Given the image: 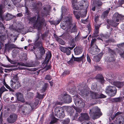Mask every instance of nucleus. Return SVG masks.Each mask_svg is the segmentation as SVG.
I'll return each mask as SVG.
<instances>
[{
  "instance_id": "nucleus-26",
  "label": "nucleus",
  "mask_w": 124,
  "mask_h": 124,
  "mask_svg": "<svg viewBox=\"0 0 124 124\" xmlns=\"http://www.w3.org/2000/svg\"><path fill=\"white\" fill-rule=\"evenodd\" d=\"M115 21H113L110 20H107V23L110 25L114 27H116L118 25L119 23L115 22Z\"/></svg>"
},
{
  "instance_id": "nucleus-56",
  "label": "nucleus",
  "mask_w": 124,
  "mask_h": 124,
  "mask_svg": "<svg viewBox=\"0 0 124 124\" xmlns=\"http://www.w3.org/2000/svg\"><path fill=\"white\" fill-rule=\"evenodd\" d=\"M70 122V119L69 118H67L65 119L63 122L64 124H67Z\"/></svg>"
},
{
  "instance_id": "nucleus-27",
  "label": "nucleus",
  "mask_w": 124,
  "mask_h": 124,
  "mask_svg": "<svg viewBox=\"0 0 124 124\" xmlns=\"http://www.w3.org/2000/svg\"><path fill=\"white\" fill-rule=\"evenodd\" d=\"M80 4L78 5V3H73L72 4V7L74 10H79L82 9V8H81L79 6Z\"/></svg>"
},
{
  "instance_id": "nucleus-8",
  "label": "nucleus",
  "mask_w": 124,
  "mask_h": 124,
  "mask_svg": "<svg viewBox=\"0 0 124 124\" xmlns=\"http://www.w3.org/2000/svg\"><path fill=\"white\" fill-rule=\"evenodd\" d=\"M63 109L61 108L57 107L55 109V114L57 117L62 118L64 117V114Z\"/></svg>"
},
{
  "instance_id": "nucleus-21",
  "label": "nucleus",
  "mask_w": 124,
  "mask_h": 124,
  "mask_svg": "<svg viewBox=\"0 0 124 124\" xmlns=\"http://www.w3.org/2000/svg\"><path fill=\"white\" fill-rule=\"evenodd\" d=\"M81 116L79 118V119L80 121L84 120H87L89 119V117L86 113H81Z\"/></svg>"
},
{
  "instance_id": "nucleus-31",
  "label": "nucleus",
  "mask_w": 124,
  "mask_h": 124,
  "mask_svg": "<svg viewBox=\"0 0 124 124\" xmlns=\"http://www.w3.org/2000/svg\"><path fill=\"white\" fill-rule=\"evenodd\" d=\"M84 53L83 54L82 56L79 57H75L74 56H73V58L74 60V61L77 62H80L82 61L84 57Z\"/></svg>"
},
{
  "instance_id": "nucleus-28",
  "label": "nucleus",
  "mask_w": 124,
  "mask_h": 124,
  "mask_svg": "<svg viewBox=\"0 0 124 124\" xmlns=\"http://www.w3.org/2000/svg\"><path fill=\"white\" fill-rule=\"evenodd\" d=\"M13 18V16L9 13H7L4 17V18L6 21L9 20Z\"/></svg>"
},
{
  "instance_id": "nucleus-16",
  "label": "nucleus",
  "mask_w": 124,
  "mask_h": 124,
  "mask_svg": "<svg viewBox=\"0 0 124 124\" xmlns=\"http://www.w3.org/2000/svg\"><path fill=\"white\" fill-rule=\"evenodd\" d=\"M98 18L96 17L95 19V23L94 27H95V31L94 32V36L96 37L97 36V35H95V34H97L99 33V29L100 26V25L97 24V21L98 20Z\"/></svg>"
},
{
  "instance_id": "nucleus-62",
  "label": "nucleus",
  "mask_w": 124,
  "mask_h": 124,
  "mask_svg": "<svg viewBox=\"0 0 124 124\" xmlns=\"http://www.w3.org/2000/svg\"><path fill=\"white\" fill-rule=\"evenodd\" d=\"M96 3L99 6H101L102 4V3L100 1H98L96 2Z\"/></svg>"
},
{
  "instance_id": "nucleus-1",
  "label": "nucleus",
  "mask_w": 124,
  "mask_h": 124,
  "mask_svg": "<svg viewBox=\"0 0 124 124\" xmlns=\"http://www.w3.org/2000/svg\"><path fill=\"white\" fill-rule=\"evenodd\" d=\"M39 33L37 34L34 39V47L37 48V50L38 51H39V52L38 53L36 51L37 54H35L36 57H38V59L41 58L45 53V50L42 47V44L40 40L41 39L39 38Z\"/></svg>"
},
{
  "instance_id": "nucleus-60",
  "label": "nucleus",
  "mask_w": 124,
  "mask_h": 124,
  "mask_svg": "<svg viewBox=\"0 0 124 124\" xmlns=\"http://www.w3.org/2000/svg\"><path fill=\"white\" fill-rule=\"evenodd\" d=\"M86 57L87 60L90 63L91 62V60L90 58V56L88 54H87Z\"/></svg>"
},
{
  "instance_id": "nucleus-45",
  "label": "nucleus",
  "mask_w": 124,
  "mask_h": 124,
  "mask_svg": "<svg viewBox=\"0 0 124 124\" xmlns=\"http://www.w3.org/2000/svg\"><path fill=\"white\" fill-rule=\"evenodd\" d=\"M4 6L3 5H0V16H1L3 11L2 10V9L4 8Z\"/></svg>"
},
{
  "instance_id": "nucleus-55",
  "label": "nucleus",
  "mask_w": 124,
  "mask_h": 124,
  "mask_svg": "<svg viewBox=\"0 0 124 124\" xmlns=\"http://www.w3.org/2000/svg\"><path fill=\"white\" fill-rule=\"evenodd\" d=\"M96 6V5L95 4L94 2H93L92 4V10L93 11H94L95 10Z\"/></svg>"
},
{
  "instance_id": "nucleus-17",
  "label": "nucleus",
  "mask_w": 124,
  "mask_h": 124,
  "mask_svg": "<svg viewBox=\"0 0 124 124\" xmlns=\"http://www.w3.org/2000/svg\"><path fill=\"white\" fill-rule=\"evenodd\" d=\"M64 101L66 103H69L72 101V98L71 97L67 94L66 95H64L63 97V100H61Z\"/></svg>"
},
{
  "instance_id": "nucleus-10",
  "label": "nucleus",
  "mask_w": 124,
  "mask_h": 124,
  "mask_svg": "<svg viewBox=\"0 0 124 124\" xmlns=\"http://www.w3.org/2000/svg\"><path fill=\"white\" fill-rule=\"evenodd\" d=\"M124 18V16H122L121 14H119L118 13H116L113 16L112 19L114 21L118 22L119 20L121 19Z\"/></svg>"
},
{
  "instance_id": "nucleus-47",
  "label": "nucleus",
  "mask_w": 124,
  "mask_h": 124,
  "mask_svg": "<svg viewBox=\"0 0 124 124\" xmlns=\"http://www.w3.org/2000/svg\"><path fill=\"white\" fill-rule=\"evenodd\" d=\"M4 41H0V49H5V47H4Z\"/></svg>"
},
{
  "instance_id": "nucleus-13",
  "label": "nucleus",
  "mask_w": 124,
  "mask_h": 124,
  "mask_svg": "<svg viewBox=\"0 0 124 124\" xmlns=\"http://www.w3.org/2000/svg\"><path fill=\"white\" fill-rule=\"evenodd\" d=\"M73 13L76 18L77 19H79L80 17H82L85 16L86 15V12L85 11H84L83 12V14L81 15L80 12H78L74 11Z\"/></svg>"
},
{
  "instance_id": "nucleus-20",
  "label": "nucleus",
  "mask_w": 124,
  "mask_h": 124,
  "mask_svg": "<svg viewBox=\"0 0 124 124\" xmlns=\"http://www.w3.org/2000/svg\"><path fill=\"white\" fill-rule=\"evenodd\" d=\"M16 46L13 44H5V48L4 50H8L11 49L12 48H16Z\"/></svg>"
},
{
  "instance_id": "nucleus-34",
  "label": "nucleus",
  "mask_w": 124,
  "mask_h": 124,
  "mask_svg": "<svg viewBox=\"0 0 124 124\" xmlns=\"http://www.w3.org/2000/svg\"><path fill=\"white\" fill-rule=\"evenodd\" d=\"M8 91V90L7 89L3 86H2L0 88V96H1L3 92Z\"/></svg>"
},
{
  "instance_id": "nucleus-43",
  "label": "nucleus",
  "mask_w": 124,
  "mask_h": 124,
  "mask_svg": "<svg viewBox=\"0 0 124 124\" xmlns=\"http://www.w3.org/2000/svg\"><path fill=\"white\" fill-rule=\"evenodd\" d=\"M57 41L59 42L60 44L62 45H63L65 44V42L64 41L60 38L57 40Z\"/></svg>"
},
{
  "instance_id": "nucleus-5",
  "label": "nucleus",
  "mask_w": 124,
  "mask_h": 124,
  "mask_svg": "<svg viewBox=\"0 0 124 124\" xmlns=\"http://www.w3.org/2000/svg\"><path fill=\"white\" fill-rule=\"evenodd\" d=\"M105 92L109 96L113 97L116 95L117 92V89L114 86L109 85L106 87Z\"/></svg>"
},
{
  "instance_id": "nucleus-30",
  "label": "nucleus",
  "mask_w": 124,
  "mask_h": 124,
  "mask_svg": "<svg viewBox=\"0 0 124 124\" xmlns=\"http://www.w3.org/2000/svg\"><path fill=\"white\" fill-rule=\"evenodd\" d=\"M96 79H98L101 83H102L104 82L103 78L102 75L100 74H98L95 77Z\"/></svg>"
},
{
  "instance_id": "nucleus-53",
  "label": "nucleus",
  "mask_w": 124,
  "mask_h": 124,
  "mask_svg": "<svg viewBox=\"0 0 124 124\" xmlns=\"http://www.w3.org/2000/svg\"><path fill=\"white\" fill-rule=\"evenodd\" d=\"M45 78L46 80H50L52 78L50 75H47L46 76Z\"/></svg>"
},
{
  "instance_id": "nucleus-19",
  "label": "nucleus",
  "mask_w": 124,
  "mask_h": 124,
  "mask_svg": "<svg viewBox=\"0 0 124 124\" xmlns=\"http://www.w3.org/2000/svg\"><path fill=\"white\" fill-rule=\"evenodd\" d=\"M8 37L7 33H6L4 34L2 32V30H0V41H4L8 38Z\"/></svg>"
},
{
  "instance_id": "nucleus-44",
  "label": "nucleus",
  "mask_w": 124,
  "mask_h": 124,
  "mask_svg": "<svg viewBox=\"0 0 124 124\" xmlns=\"http://www.w3.org/2000/svg\"><path fill=\"white\" fill-rule=\"evenodd\" d=\"M47 85L48 84H47L45 83V84L42 89V92H44L46 90Z\"/></svg>"
},
{
  "instance_id": "nucleus-29",
  "label": "nucleus",
  "mask_w": 124,
  "mask_h": 124,
  "mask_svg": "<svg viewBox=\"0 0 124 124\" xmlns=\"http://www.w3.org/2000/svg\"><path fill=\"white\" fill-rule=\"evenodd\" d=\"M90 95L93 99H96L99 98V95L98 94L92 92H90Z\"/></svg>"
},
{
  "instance_id": "nucleus-4",
  "label": "nucleus",
  "mask_w": 124,
  "mask_h": 124,
  "mask_svg": "<svg viewBox=\"0 0 124 124\" xmlns=\"http://www.w3.org/2000/svg\"><path fill=\"white\" fill-rule=\"evenodd\" d=\"M107 80L111 84L116 86L117 87L120 88L122 87L124 85L123 82L119 81H114L115 77L113 78L111 74H107Z\"/></svg>"
},
{
  "instance_id": "nucleus-36",
  "label": "nucleus",
  "mask_w": 124,
  "mask_h": 124,
  "mask_svg": "<svg viewBox=\"0 0 124 124\" xmlns=\"http://www.w3.org/2000/svg\"><path fill=\"white\" fill-rule=\"evenodd\" d=\"M62 15L63 16L65 14H67V10L64 6H62Z\"/></svg>"
},
{
  "instance_id": "nucleus-40",
  "label": "nucleus",
  "mask_w": 124,
  "mask_h": 124,
  "mask_svg": "<svg viewBox=\"0 0 124 124\" xmlns=\"http://www.w3.org/2000/svg\"><path fill=\"white\" fill-rule=\"evenodd\" d=\"M96 40V39H92L91 42V47L94 46L96 45L95 42Z\"/></svg>"
},
{
  "instance_id": "nucleus-50",
  "label": "nucleus",
  "mask_w": 124,
  "mask_h": 124,
  "mask_svg": "<svg viewBox=\"0 0 124 124\" xmlns=\"http://www.w3.org/2000/svg\"><path fill=\"white\" fill-rule=\"evenodd\" d=\"M44 95L39 94L37 93V96L36 98L39 99H42L43 98Z\"/></svg>"
},
{
  "instance_id": "nucleus-64",
  "label": "nucleus",
  "mask_w": 124,
  "mask_h": 124,
  "mask_svg": "<svg viewBox=\"0 0 124 124\" xmlns=\"http://www.w3.org/2000/svg\"><path fill=\"white\" fill-rule=\"evenodd\" d=\"M61 28L63 29L64 30L66 29V26L63 24L62 23H61L60 24Z\"/></svg>"
},
{
  "instance_id": "nucleus-52",
  "label": "nucleus",
  "mask_w": 124,
  "mask_h": 124,
  "mask_svg": "<svg viewBox=\"0 0 124 124\" xmlns=\"http://www.w3.org/2000/svg\"><path fill=\"white\" fill-rule=\"evenodd\" d=\"M11 100V102L13 103H15L16 102V99L15 97H11L10 98Z\"/></svg>"
},
{
  "instance_id": "nucleus-39",
  "label": "nucleus",
  "mask_w": 124,
  "mask_h": 124,
  "mask_svg": "<svg viewBox=\"0 0 124 124\" xmlns=\"http://www.w3.org/2000/svg\"><path fill=\"white\" fill-rule=\"evenodd\" d=\"M70 46L71 47H68V48L70 49V50L72 49H73L75 47V44L74 42H72L70 43Z\"/></svg>"
},
{
  "instance_id": "nucleus-33",
  "label": "nucleus",
  "mask_w": 124,
  "mask_h": 124,
  "mask_svg": "<svg viewBox=\"0 0 124 124\" xmlns=\"http://www.w3.org/2000/svg\"><path fill=\"white\" fill-rule=\"evenodd\" d=\"M81 93V94L82 95H85V96H87L89 94V92L87 91L86 90H81L80 91Z\"/></svg>"
},
{
  "instance_id": "nucleus-32",
  "label": "nucleus",
  "mask_w": 124,
  "mask_h": 124,
  "mask_svg": "<svg viewBox=\"0 0 124 124\" xmlns=\"http://www.w3.org/2000/svg\"><path fill=\"white\" fill-rule=\"evenodd\" d=\"M121 113L120 112H118L117 113H116L115 115H113L111 116V118L112 119H114L115 118V117L117 116H118V117H117L116 118V119L118 120V119H119V117H120L121 118L122 117V116H119V115H120L121 114Z\"/></svg>"
},
{
  "instance_id": "nucleus-6",
  "label": "nucleus",
  "mask_w": 124,
  "mask_h": 124,
  "mask_svg": "<svg viewBox=\"0 0 124 124\" xmlns=\"http://www.w3.org/2000/svg\"><path fill=\"white\" fill-rule=\"evenodd\" d=\"M100 110L98 107H95L90 110V114L94 119L98 118L100 115Z\"/></svg>"
},
{
  "instance_id": "nucleus-37",
  "label": "nucleus",
  "mask_w": 124,
  "mask_h": 124,
  "mask_svg": "<svg viewBox=\"0 0 124 124\" xmlns=\"http://www.w3.org/2000/svg\"><path fill=\"white\" fill-rule=\"evenodd\" d=\"M122 98L121 97H118L115 98H113L112 99V101L113 102H120L122 100Z\"/></svg>"
},
{
  "instance_id": "nucleus-46",
  "label": "nucleus",
  "mask_w": 124,
  "mask_h": 124,
  "mask_svg": "<svg viewBox=\"0 0 124 124\" xmlns=\"http://www.w3.org/2000/svg\"><path fill=\"white\" fill-rule=\"evenodd\" d=\"M73 107L76 110L77 112L80 113L82 111L81 109L77 108L74 106H73Z\"/></svg>"
},
{
  "instance_id": "nucleus-14",
  "label": "nucleus",
  "mask_w": 124,
  "mask_h": 124,
  "mask_svg": "<svg viewBox=\"0 0 124 124\" xmlns=\"http://www.w3.org/2000/svg\"><path fill=\"white\" fill-rule=\"evenodd\" d=\"M50 6L49 5H47L43 8L44 11L41 12V16H47L48 15L49 12Z\"/></svg>"
},
{
  "instance_id": "nucleus-23",
  "label": "nucleus",
  "mask_w": 124,
  "mask_h": 124,
  "mask_svg": "<svg viewBox=\"0 0 124 124\" xmlns=\"http://www.w3.org/2000/svg\"><path fill=\"white\" fill-rule=\"evenodd\" d=\"M79 6L81 8L83 7L85 8H87L88 6V3L87 1L82 0L79 2Z\"/></svg>"
},
{
  "instance_id": "nucleus-24",
  "label": "nucleus",
  "mask_w": 124,
  "mask_h": 124,
  "mask_svg": "<svg viewBox=\"0 0 124 124\" xmlns=\"http://www.w3.org/2000/svg\"><path fill=\"white\" fill-rule=\"evenodd\" d=\"M18 64L21 66H23L28 67H34V65L32 64L28 63H27L19 62Z\"/></svg>"
},
{
  "instance_id": "nucleus-22",
  "label": "nucleus",
  "mask_w": 124,
  "mask_h": 124,
  "mask_svg": "<svg viewBox=\"0 0 124 124\" xmlns=\"http://www.w3.org/2000/svg\"><path fill=\"white\" fill-rule=\"evenodd\" d=\"M59 48L61 51L66 53L67 55H69L70 54L71 52L68 48H65L62 46H60Z\"/></svg>"
},
{
  "instance_id": "nucleus-42",
  "label": "nucleus",
  "mask_w": 124,
  "mask_h": 124,
  "mask_svg": "<svg viewBox=\"0 0 124 124\" xmlns=\"http://www.w3.org/2000/svg\"><path fill=\"white\" fill-rule=\"evenodd\" d=\"M28 97L30 98H32L34 95V94L33 93L31 92L29 93H28Z\"/></svg>"
},
{
  "instance_id": "nucleus-54",
  "label": "nucleus",
  "mask_w": 124,
  "mask_h": 124,
  "mask_svg": "<svg viewBox=\"0 0 124 124\" xmlns=\"http://www.w3.org/2000/svg\"><path fill=\"white\" fill-rule=\"evenodd\" d=\"M51 66L50 65H47L45 66L43 70L45 71H46L50 69Z\"/></svg>"
},
{
  "instance_id": "nucleus-63",
  "label": "nucleus",
  "mask_w": 124,
  "mask_h": 124,
  "mask_svg": "<svg viewBox=\"0 0 124 124\" xmlns=\"http://www.w3.org/2000/svg\"><path fill=\"white\" fill-rule=\"evenodd\" d=\"M61 21V20L60 19H59L57 20H56L55 21H54V23L55 24H57V25L58 24L60 23Z\"/></svg>"
},
{
  "instance_id": "nucleus-3",
  "label": "nucleus",
  "mask_w": 124,
  "mask_h": 124,
  "mask_svg": "<svg viewBox=\"0 0 124 124\" xmlns=\"http://www.w3.org/2000/svg\"><path fill=\"white\" fill-rule=\"evenodd\" d=\"M65 24L66 26H68L67 27L66 31L67 32L71 33L76 32L77 31L76 27L74 26L71 29L70 27L72 25V17L71 16L66 17L65 18Z\"/></svg>"
},
{
  "instance_id": "nucleus-59",
  "label": "nucleus",
  "mask_w": 124,
  "mask_h": 124,
  "mask_svg": "<svg viewBox=\"0 0 124 124\" xmlns=\"http://www.w3.org/2000/svg\"><path fill=\"white\" fill-rule=\"evenodd\" d=\"M74 62V60L72 58H71L70 60L69 61L68 63L70 65H71Z\"/></svg>"
},
{
  "instance_id": "nucleus-11",
  "label": "nucleus",
  "mask_w": 124,
  "mask_h": 124,
  "mask_svg": "<svg viewBox=\"0 0 124 124\" xmlns=\"http://www.w3.org/2000/svg\"><path fill=\"white\" fill-rule=\"evenodd\" d=\"M100 49H99L96 45H95L94 46L91 47L90 50V53L93 55L97 54L100 52Z\"/></svg>"
},
{
  "instance_id": "nucleus-51",
  "label": "nucleus",
  "mask_w": 124,
  "mask_h": 124,
  "mask_svg": "<svg viewBox=\"0 0 124 124\" xmlns=\"http://www.w3.org/2000/svg\"><path fill=\"white\" fill-rule=\"evenodd\" d=\"M100 36L102 38H108L109 37V36L108 35H105L103 34H100Z\"/></svg>"
},
{
  "instance_id": "nucleus-41",
  "label": "nucleus",
  "mask_w": 124,
  "mask_h": 124,
  "mask_svg": "<svg viewBox=\"0 0 124 124\" xmlns=\"http://www.w3.org/2000/svg\"><path fill=\"white\" fill-rule=\"evenodd\" d=\"M58 119L55 117H53L51 120V121L50 123V124H53L57 121Z\"/></svg>"
},
{
  "instance_id": "nucleus-61",
  "label": "nucleus",
  "mask_w": 124,
  "mask_h": 124,
  "mask_svg": "<svg viewBox=\"0 0 124 124\" xmlns=\"http://www.w3.org/2000/svg\"><path fill=\"white\" fill-rule=\"evenodd\" d=\"M19 79V78L18 77L17 75H16L14 76L13 77V79L15 80L16 81Z\"/></svg>"
},
{
  "instance_id": "nucleus-38",
  "label": "nucleus",
  "mask_w": 124,
  "mask_h": 124,
  "mask_svg": "<svg viewBox=\"0 0 124 124\" xmlns=\"http://www.w3.org/2000/svg\"><path fill=\"white\" fill-rule=\"evenodd\" d=\"M51 53L49 52L48 54H46V56L45 58L46 59L49 61L51 57Z\"/></svg>"
},
{
  "instance_id": "nucleus-7",
  "label": "nucleus",
  "mask_w": 124,
  "mask_h": 124,
  "mask_svg": "<svg viewBox=\"0 0 124 124\" xmlns=\"http://www.w3.org/2000/svg\"><path fill=\"white\" fill-rule=\"evenodd\" d=\"M74 102L77 106L80 108L84 107L85 105V102L78 96H75Z\"/></svg>"
},
{
  "instance_id": "nucleus-57",
  "label": "nucleus",
  "mask_w": 124,
  "mask_h": 124,
  "mask_svg": "<svg viewBox=\"0 0 124 124\" xmlns=\"http://www.w3.org/2000/svg\"><path fill=\"white\" fill-rule=\"evenodd\" d=\"M115 60L114 56V55H111V57L109 58V60L110 61H114Z\"/></svg>"
},
{
  "instance_id": "nucleus-58",
  "label": "nucleus",
  "mask_w": 124,
  "mask_h": 124,
  "mask_svg": "<svg viewBox=\"0 0 124 124\" xmlns=\"http://www.w3.org/2000/svg\"><path fill=\"white\" fill-rule=\"evenodd\" d=\"M39 101L37 99L36 100L35 102H34V106H32V107H34L35 106H36L39 103Z\"/></svg>"
},
{
  "instance_id": "nucleus-25",
  "label": "nucleus",
  "mask_w": 124,
  "mask_h": 124,
  "mask_svg": "<svg viewBox=\"0 0 124 124\" xmlns=\"http://www.w3.org/2000/svg\"><path fill=\"white\" fill-rule=\"evenodd\" d=\"M75 53L76 55H79L81 54L82 51L81 47H76L74 49Z\"/></svg>"
},
{
  "instance_id": "nucleus-49",
  "label": "nucleus",
  "mask_w": 124,
  "mask_h": 124,
  "mask_svg": "<svg viewBox=\"0 0 124 124\" xmlns=\"http://www.w3.org/2000/svg\"><path fill=\"white\" fill-rule=\"evenodd\" d=\"M94 59L96 62H99L100 60V58L97 55L94 56Z\"/></svg>"
},
{
  "instance_id": "nucleus-18",
  "label": "nucleus",
  "mask_w": 124,
  "mask_h": 124,
  "mask_svg": "<svg viewBox=\"0 0 124 124\" xmlns=\"http://www.w3.org/2000/svg\"><path fill=\"white\" fill-rule=\"evenodd\" d=\"M67 111L69 113L71 117L72 118L73 120L75 119V113H74V110L71 107H69L67 108Z\"/></svg>"
},
{
  "instance_id": "nucleus-15",
  "label": "nucleus",
  "mask_w": 124,
  "mask_h": 124,
  "mask_svg": "<svg viewBox=\"0 0 124 124\" xmlns=\"http://www.w3.org/2000/svg\"><path fill=\"white\" fill-rule=\"evenodd\" d=\"M15 95L17 100L23 102H24V100L23 94L20 92H17L15 93Z\"/></svg>"
},
{
  "instance_id": "nucleus-2",
  "label": "nucleus",
  "mask_w": 124,
  "mask_h": 124,
  "mask_svg": "<svg viewBox=\"0 0 124 124\" xmlns=\"http://www.w3.org/2000/svg\"><path fill=\"white\" fill-rule=\"evenodd\" d=\"M30 22L33 23V26L38 28V29H39L44 24L45 21L43 19H41L40 16L38 15L37 19H36V17H31L29 19Z\"/></svg>"
},
{
  "instance_id": "nucleus-9",
  "label": "nucleus",
  "mask_w": 124,
  "mask_h": 124,
  "mask_svg": "<svg viewBox=\"0 0 124 124\" xmlns=\"http://www.w3.org/2000/svg\"><path fill=\"white\" fill-rule=\"evenodd\" d=\"M17 116L15 114L10 115L7 119L8 123H13L15 122L17 118Z\"/></svg>"
},
{
  "instance_id": "nucleus-48",
  "label": "nucleus",
  "mask_w": 124,
  "mask_h": 124,
  "mask_svg": "<svg viewBox=\"0 0 124 124\" xmlns=\"http://www.w3.org/2000/svg\"><path fill=\"white\" fill-rule=\"evenodd\" d=\"M108 52L111 54H112V55H114V54H115V53L114 51L113 50H112L110 48H108Z\"/></svg>"
},
{
  "instance_id": "nucleus-35",
  "label": "nucleus",
  "mask_w": 124,
  "mask_h": 124,
  "mask_svg": "<svg viewBox=\"0 0 124 124\" xmlns=\"http://www.w3.org/2000/svg\"><path fill=\"white\" fill-rule=\"evenodd\" d=\"M110 10V8H108V10H107L106 11H104L103 13L102 16H103L104 18L106 17L108 14L109 10Z\"/></svg>"
},
{
  "instance_id": "nucleus-12",
  "label": "nucleus",
  "mask_w": 124,
  "mask_h": 124,
  "mask_svg": "<svg viewBox=\"0 0 124 124\" xmlns=\"http://www.w3.org/2000/svg\"><path fill=\"white\" fill-rule=\"evenodd\" d=\"M10 86L13 88L16 89L21 86V85L19 81H14L13 80H11Z\"/></svg>"
}]
</instances>
